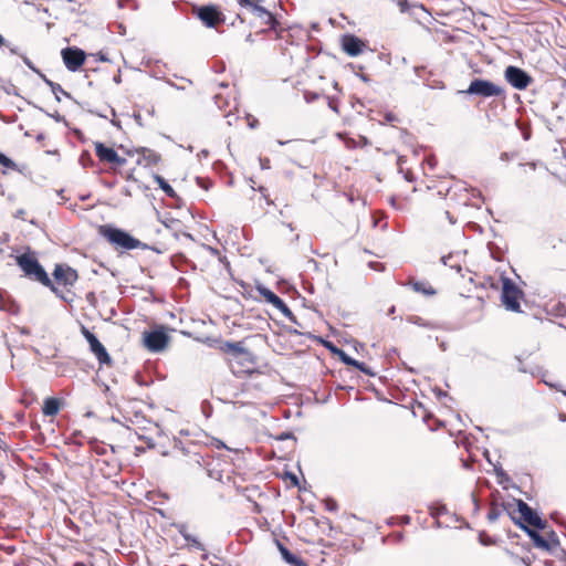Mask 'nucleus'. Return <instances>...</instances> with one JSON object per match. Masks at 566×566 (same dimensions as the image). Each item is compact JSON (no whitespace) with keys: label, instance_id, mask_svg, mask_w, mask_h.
Instances as JSON below:
<instances>
[{"label":"nucleus","instance_id":"5","mask_svg":"<svg viewBox=\"0 0 566 566\" xmlns=\"http://www.w3.org/2000/svg\"><path fill=\"white\" fill-rule=\"evenodd\" d=\"M261 1L262 0H239V6L249 8L251 13L262 20V22L266 24L270 30L275 32L283 31L284 29L281 28V23L276 17L266 8L260 6Z\"/></svg>","mask_w":566,"mask_h":566},{"label":"nucleus","instance_id":"39","mask_svg":"<svg viewBox=\"0 0 566 566\" xmlns=\"http://www.w3.org/2000/svg\"><path fill=\"white\" fill-rule=\"evenodd\" d=\"M148 156H147V160L150 163V164H158L160 161V155L155 153V151H151V150H148Z\"/></svg>","mask_w":566,"mask_h":566},{"label":"nucleus","instance_id":"52","mask_svg":"<svg viewBox=\"0 0 566 566\" xmlns=\"http://www.w3.org/2000/svg\"><path fill=\"white\" fill-rule=\"evenodd\" d=\"M398 6L401 12H407L409 10V3L407 0H399Z\"/></svg>","mask_w":566,"mask_h":566},{"label":"nucleus","instance_id":"15","mask_svg":"<svg viewBox=\"0 0 566 566\" xmlns=\"http://www.w3.org/2000/svg\"><path fill=\"white\" fill-rule=\"evenodd\" d=\"M277 548L280 551V554L282 556V559L292 566H307L306 563L294 555L289 548H286L281 542L276 541Z\"/></svg>","mask_w":566,"mask_h":566},{"label":"nucleus","instance_id":"1","mask_svg":"<svg viewBox=\"0 0 566 566\" xmlns=\"http://www.w3.org/2000/svg\"><path fill=\"white\" fill-rule=\"evenodd\" d=\"M520 517L514 516L510 513L512 522L532 539L535 547L543 551L549 552L551 544L544 538L536 530L530 527L533 526L534 521L538 514L523 500H515Z\"/></svg>","mask_w":566,"mask_h":566},{"label":"nucleus","instance_id":"44","mask_svg":"<svg viewBox=\"0 0 566 566\" xmlns=\"http://www.w3.org/2000/svg\"><path fill=\"white\" fill-rule=\"evenodd\" d=\"M543 382L549 387V388H553L557 391H560L565 397H566V390L565 389H562L560 386L558 384H555V382H551V381H547V380H543Z\"/></svg>","mask_w":566,"mask_h":566},{"label":"nucleus","instance_id":"22","mask_svg":"<svg viewBox=\"0 0 566 566\" xmlns=\"http://www.w3.org/2000/svg\"><path fill=\"white\" fill-rule=\"evenodd\" d=\"M428 509H429L430 516L433 518H437L441 515L448 514V512H449L446 504H443L441 502L432 503L429 505Z\"/></svg>","mask_w":566,"mask_h":566},{"label":"nucleus","instance_id":"59","mask_svg":"<svg viewBox=\"0 0 566 566\" xmlns=\"http://www.w3.org/2000/svg\"><path fill=\"white\" fill-rule=\"evenodd\" d=\"M349 361L350 363H348L347 366H353L357 369L360 368L361 361H358V360L354 359L353 357L349 359Z\"/></svg>","mask_w":566,"mask_h":566},{"label":"nucleus","instance_id":"54","mask_svg":"<svg viewBox=\"0 0 566 566\" xmlns=\"http://www.w3.org/2000/svg\"><path fill=\"white\" fill-rule=\"evenodd\" d=\"M286 478L291 480L292 484L294 486H297L298 485V478L296 476V474L292 473V472H287L286 473Z\"/></svg>","mask_w":566,"mask_h":566},{"label":"nucleus","instance_id":"37","mask_svg":"<svg viewBox=\"0 0 566 566\" xmlns=\"http://www.w3.org/2000/svg\"><path fill=\"white\" fill-rule=\"evenodd\" d=\"M176 530L178 533L186 539V536H189L190 533L187 531V525L184 523L175 524Z\"/></svg>","mask_w":566,"mask_h":566},{"label":"nucleus","instance_id":"29","mask_svg":"<svg viewBox=\"0 0 566 566\" xmlns=\"http://www.w3.org/2000/svg\"><path fill=\"white\" fill-rule=\"evenodd\" d=\"M185 541L188 542L193 548L201 552H206L205 545L201 542H199V539L196 536L190 534L189 536H186Z\"/></svg>","mask_w":566,"mask_h":566},{"label":"nucleus","instance_id":"24","mask_svg":"<svg viewBox=\"0 0 566 566\" xmlns=\"http://www.w3.org/2000/svg\"><path fill=\"white\" fill-rule=\"evenodd\" d=\"M211 458L210 454L206 453V454H202V453H198V452H195L191 457H190V461L196 464L198 468L200 469H203L206 468L209 459Z\"/></svg>","mask_w":566,"mask_h":566},{"label":"nucleus","instance_id":"13","mask_svg":"<svg viewBox=\"0 0 566 566\" xmlns=\"http://www.w3.org/2000/svg\"><path fill=\"white\" fill-rule=\"evenodd\" d=\"M342 48L349 56H357L363 52L365 43L354 34H345L342 39Z\"/></svg>","mask_w":566,"mask_h":566},{"label":"nucleus","instance_id":"16","mask_svg":"<svg viewBox=\"0 0 566 566\" xmlns=\"http://www.w3.org/2000/svg\"><path fill=\"white\" fill-rule=\"evenodd\" d=\"M91 352L96 356L101 365L109 364L111 356L105 346L97 339L90 345Z\"/></svg>","mask_w":566,"mask_h":566},{"label":"nucleus","instance_id":"58","mask_svg":"<svg viewBox=\"0 0 566 566\" xmlns=\"http://www.w3.org/2000/svg\"><path fill=\"white\" fill-rule=\"evenodd\" d=\"M349 361L350 363H348L347 366H353L357 369L360 368L361 361H358V360L354 359L353 357L349 359Z\"/></svg>","mask_w":566,"mask_h":566},{"label":"nucleus","instance_id":"6","mask_svg":"<svg viewBox=\"0 0 566 566\" xmlns=\"http://www.w3.org/2000/svg\"><path fill=\"white\" fill-rule=\"evenodd\" d=\"M523 296V291L510 277H502V295L501 300L506 310L520 313L521 305L520 298Z\"/></svg>","mask_w":566,"mask_h":566},{"label":"nucleus","instance_id":"41","mask_svg":"<svg viewBox=\"0 0 566 566\" xmlns=\"http://www.w3.org/2000/svg\"><path fill=\"white\" fill-rule=\"evenodd\" d=\"M97 443V440L96 439H93L90 441V444L93 447L94 451L98 454V455H104L106 453V449L104 447H98V446H95Z\"/></svg>","mask_w":566,"mask_h":566},{"label":"nucleus","instance_id":"60","mask_svg":"<svg viewBox=\"0 0 566 566\" xmlns=\"http://www.w3.org/2000/svg\"><path fill=\"white\" fill-rule=\"evenodd\" d=\"M69 3H70V10H71L72 12H78V8L76 7V6H77V3H76V1H75V0H69Z\"/></svg>","mask_w":566,"mask_h":566},{"label":"nucleus","instance_id":"25","mask_svg":"<svg viewBox=\"0 0 566 566\" xmlns=\"http://www.w3.org/2000/svg\"><path fill=\"white\" fill-rule=\"evenodd\" d=\"M459 256V254H448V255H443L441 258V262L451 268V269H454L457 272H460L461 271V265H460V262L458 260H454Z\"/></svg>","mask_w":566,"mask_h":566},{"label":"nucleus","instance_id":"63","mask_svg":"<svg viewBox=\"0 0 566 566\" xmlns=\"http://www.w3.org/2000/svg\"><path fill=\"white\" fill-rule=\"evenodd\" d=\"M24 213H25V212H24V210H23V209H19V210H17V212L14 213V217H15L17 219H23Z\"/></svg>","mask_w":566,"mask_h":566},{"label":"nucleus","instance_id":"23","mask_svg":"<svg viewBox=\"0 0 566 566\" xmlns=\"http://www.w3.org/2000/svg\"><path fill=\"white\" fill-rule=\"evenodd\" d=\"M413 291L418 293H422L424 295H434L436 290L428 283L424 282H413L411 283Z\"/></svg>","mask_w":566,"mask_h":566},{"label":"nucleus","instance_id":"43","mask_svg":"<svg viewBox=\"0 0 566 566\" xmlns=\"http://www.w3.org/2000/svg\"><path fill=\"white\" fill-rule=\"evenodd\" d=\"M494 471H495V474L505 480V481H509V475L506 474V472L502 469V467L499 464V465H494Z\"/></svg>","mask_w":566,"mask_h":566},{"label":"nucleus","instance_id":"33","mask_svg":"<svg viewBox=\"0 0 566 566\" xmlns=\"http://www.w3.org/2000/svg\"><path fill=\"white\" fill-rule=\"evenodd\" d=\"M23 62L24 64L30 69L32 70L35 74H38L40 76V78H42V75H45L44 73H42L33 63L32 61L27 57V56H23Z\"/></svg>","mask_w":566,"mask_h":566},{"label":"nucleus","instance_id":"14","mask_svg":"<svg viewBox=\"0 0 566 566\" xmlns=\"http://www.w3.org/2000/svg\"><path fill=\"white\" fill-rule=\"evenodd\" d=\"M220 350L231 355L234 359H239L240 355H249L248 348L242 345V342H221Z\"/></svg>","mask_w":566,"mask_h":566},{"label":"nucleus","instance_id":"9","mask_svg":"<svg viewBox=\"0 0 566 566\" xmlns=\"http://www.w3.org/2000/svg\"><path fill=\"white\" fill-rule=\"evenodd\" d=\"M168 342L169 336L163 327L144 333V345L149 352H161L166 348Z\"/></svg>","mask_w":566,"mask_h":566},{"label":"nucleus","instance_id":"46","mask_svg":"<svg viewBox=\"0 0 566 566\" xmlns=\"http://www.w3.org/2000/svg\"><path fill=\"white\" fill-rule=\"evenodd\" d=\"M4 92L8 94V95H14V96H19V93L17 91V87L13 85V84H9L7 87H4Z\"/></svg>","mask_w":566,"mask_h":566},{"label":"nucleus","instance_id":"55","mask_svg":"<svg viewBox=\"0 0 566 566\" xmlns=\"http://www.w3.org/2000/svg\"><path fill=\"white\" fill-rule=\"evenodd\" d=\"M261 169H270V159L269 158H259Z\"/></svg>","mask_w":566,"mask_h":566},{"label":"nucleus","instance_id":"27","mask_svg":"<svg viewBox=\"0 0 566 566\" xmlns=\"http://www.w3.org/2000/svg\"><path fill=\"white\" fill-rule=\"evenodd\" d=\"M502 514V511L501 509L497 506V504L495 503H492L491 504V507H490V511L486 515V518L490 523H494L495 521L499 520L500 515Z\"/></svg>","mask_w":566,"mask_h":566},{"label":"nucleus","instance_id":"34","mask_svg":"<svg viewBox=\"0 0 566 566\" xmlns=\"http://www.w3.org/2000/svg\"><path fill=\"white\" fill-rule=\"evenodd\" d=\"M533 527L537 531H544L547 527V522L539 517V515L536 517V520L533 523Z\"/></svg>","mask_w":566,"mask_h":566},{"label":"nucleus","instance_id":"7","mask_svg":"<svg viewBox=\"0 0 566 566\" xmlns=\"http://www.w3.org/2000/svg\"><path fill=\"white\" fill-rule=\"evenodd\" d=\"M505 81L515 90L523 91L533 82V77L523 69L509 65L504 70Z\"/></svg>","mask_w":566,"mask_h":566},{"label":"nucleus","instance_id":"12","mask_svg":"<svg viewBox=\"0 0 566 566\" xmlns=\"http://www.w3.org/2000/svg\"><path fill=\"white\" fill-rule=\"evenodd\" d=\"M52 275L57 283L65 286L73 285L78 279L76 270L63 264H56Z\"/></svg>","mask_w":566,"mask_h":566},{"label":"nucleus","instance_id":"51","mask_svg":"<svg viewBox=\"0 0 566 566\" xmlns=\"http://www.w3.org/2000/svg\"><path fill=\"white\" fill-rule=\"evenodd\" d=\"M45 114H46L48 116L52 117V118H53L54 120H56L57 123H60V122H65L64 116L60 115L57 112H55V113H53V114L45 112Z\"/></svg>","mask_w":566,"mask_h":566},{"label":"nucleus","instance_id":"40","mask_svg":"<svg viewBox=\"0 0 566 566\" xmlns=\"http://www.w3.org/2000/svg\"><path fill=\"white\" fill-rule=\"evenodd\" d=\"M528 373L533 376H541L542 378H544L547 371L544 370L542 367L536 366L533 369H528ZM542 380H545V379H542Z\"/></svg>","mask_w":566,"mask_h":566},{"label":"nucleus","instance_id":"18","mask_svg":"<svg viewBox=\"0 0 566 566\" xmlns=\"http://www.w3.org/2000/svg\"><path fill=\"white\" fill-rule=\"evenodd\" d=\"M95 153L101 161L111 163L112 159L116 158V151L99 142L95 143Z\"/></svg>","mask_w":566,"mask_h":566},{"label":"nucleus","instance_id":"45","mask_svg":"<svg viewBox=\"0 0 566 566\" xmlns=\"http://www.w3.org/2000/svg\"><path fill=\"white\" fill-rule=\"evenodd\" d=\"M325 505L326 509L331 512H335L337 510V503L333 499H327Z\"/></svg>","mask_w":566,"mask_h":566},{"label":"nucleus","instance_id":"48","mask_svg":"<svg viewBox=\"0 0 566 566\" xmlns=\"http://www.w3.org/2000/svg\"><path fill=\"white\" fill-rule=\"evenodd\" d=\"M322 343L324 344V346L331 350V353L335 354V350H339V348L337 346H335L332 342L329 340H323L322 339Z\"/></svg>","mask_w":566,"mask_h":566},{"label":"nucleus","instance_id":"56","mask_svg":"<svg viewBox=\"0 0 566 566\" xmlns=\"http://www.w3.org/2000/svg\"><path fill=\"white\" fill-rule=\"evenodd\" d=\"M287 439H295L294 434L292 432H282L279 437H277V440H287Z\"/></svg>","mask_w":566,"mask_h":566},{"label":"nucleus","instance_id":"2","mask_svg":"<svg viewBox=\"0 0 566 566\" xmlns=\"http://www.w3.org/2000/svg\"><path fill=\"white\" fill-rule=\"evenodd\" d=\"M101 234L116 249L122 250H134V249H150V247L138 239L134 238L127 231L112 227V226H103L101 227ZM153 251L160 253V251L156 248H151Z\"/></svg>","mask_w":566,"mask_h":566},{"label":"nucleus","instance_id":"42","mask_svg":"<svg viewBox=\"0 0 566 566\" xmlns=\"http://www.w3.org/2000/svg\"><path fill=\"white\" fill-rule=\"evenodd\" d=\"M83 335L84 337L86 338L88 345H91L93 342L97 340L98 338L95 336V334H93L92 332H90L88 329L86 328H83Z\"/></svg>","mask_w":566,"mask_h":566},{"label":"nucleus","instance_id":"38","mask_svg":"<svg viewBox=\"0 0 566 566\" xmlns=\"http://www.w3.org/2000/svg\"><path fill=\"white\" fill-rule=\"evenodd\" d=\"M335 355L338 356V358L345 364L347 365L349 361V359L352 358L348 354H346L343 349L339 348V350H335Z\"/></svg>","mask_w":566,"mask_h":566},{"label":"nucleus","instance_id":"62","mask_svg":"<svg viewBox=\"0 0 566 566\" xmlns=\"http://www.w3.org/2000/svg\"><path fill=\"white\" fill-rule=\"evenodd\" d=\"M196 180H197V184H198L201 188H203V189H206V190L208 189V185L205 182V180H203L201 177H197V178H196Z\"/></svg>","mask_w":566,"mask_h":566},{"label":"nucleus","instance_id":"36","mask_svg":"<svg viewBox=\"0 0 566 566\" xmlns=\"http://www.w3.org/2000/svg\"><path fill=\"white\" fill-rule=\"evenodd\" d=\"M80 161L84 167L93 164V159L91 158V155L88 151L82 153V155L80 157Z\"/></svg>","mask_w":566,"mask_h":566},{"label":"nucleus","instance_id":"53","mask_svg":"<svg viewBox=\"0 0 566 566\" xmlns=\"http://www.w3.org/2000/svg\"><path fill=\"white\" fill-rule=\"evenodd\" d=\"M109 164H116L118 166H124L126 164V159L118 156V154L116 153V158L112 159V161Z\"/></svg>","mask_w":566,"mask_h":566},{"label":"nucleus","instance_id":"20","mask_svg":"<svg viewBox=\"0 0 566 566\" xmlns=\"http://www.w3.org/2000/svg\"><path fill=\"white\" fill-rule=\"evenodd\" d=\"M60 407L61 405L57 398L49 397L43 402L42 412L44 416L52 417L59 412Z\"/></svg>","mask_w":566,"mask_h":566},{"label":"nucleus","instance_id":"10","mask_svg":"<svg viewBox=\"0 0 566 566\" xmlns=\"http://www.w3.org/2000/svg\"><path fill=\"white\" fill-rule=\"evenodd\" d=\"M197 17L207 28H214L226 20L224 14L214 4L199 7L197 9Z\"/></svg>","mask_w":566,"mask_h":566},{"label":"nucleus","instance_id":"4","mask_svg":"<svg viewBox=\"0 0 566 566\" xmlns=\"http://www.w3.org/2000/svg\"><path fill=\"white\" fill-rule=\"evenodd\" d=\"M462 94L475 95L483 98L499 97L504 95V90L495 83L484 78H473L468 88L460 91Z\"/></svg>","mask_w":566,"mask_h":566},{"label":"nucleus","instance_id":"8","mask_svg":"<svg viewBox=\"0 0 566 566\" xmlns=\"http://www.w3.org/2000/svg\"><path fill=\"white\" fill-rule=\"evenodd\" d=\"M61 56L65 67L70 72H77L85 62V52L76 46H67L61 51Z\"/></svg>","mask_w":566,"mask_h":566},{"label":"nucleus","instance_id":"35","mask_svg":"<svg viewBox=\"0 0 566 566\" xmlns=\"http://www.w3.org/2000/svg\"><path fill=\"white\" fill-rule=\"evenodd\" d=\"M318 98H319V94L316 92L306 91L304 93V99L306 101V103H313Z\"/></svg>","mask_w":566,"mask_h":566},{"label":"nucleus","instance_id":"49","mask_svg":"<svg viewBox=\"0 0 566 566\" xmlns=\"http://www.w3.org/2000/svg\"><path fill=\"white\" fill-rule=\"evenodd\" d=\"M479 542L482 544V545H491L493 544V541L491 538H486L484 537V532H481L479 534Z\"/></svg>","mask_w":566,"mask_h":566},{"label":"nucleus","instance_id":"19","mask_svg":"<svg viewBox=\"0 0 566 566\" xmlns=\"http://www.w3.org/2000/svg\"><path fill=\"white\" fill-rule=\"evenodd\" d=\"M42 81L51 88L56 102H61V94L64 95L66 98L73 99L72 95L69 92L64 91L59 83H55L48 78L46 75H42Z\"/></svg>","mask_w":566,"mask_h":566},{"label":"nucleus","instance_id":"61","mask_svg":"<svg viewBox=\"0 0 566 566\" xmlns=\"http://www.w3.org/2000/svg\"><path fill=\"white\" fill-rule=\"evenodd\" d=\"M444 217L448 219V221L451 223V224H454L455 223V219L453 218V216L449 212V211H444L443 212Z\"/></svg>","mask_w":566,"mask_h":566},{"label":"nucleus","instance_id":"64","mask_svg":"<svg viewBox=\"0 0 566 566\" xmlns=\"http://www.w3.org/2000/svg\"><path fill=\"white\" fill-rule=\"evenodd\" d=\"M400 521L402 524H409L411 521V517L409 515H403L400 517Z\"/></svg>","mask_w":566,"mask_h":566},{"label":"nucleus","instance_id":"47","mask_svg":"<svg viewBox=\"0 0 566 566\" xmlns=\"http://www.w3.org/2000/svg\"><path fill=\"white\" fill-rule=\"evenodd\" d=\"M361 373L368 375V376H375V373L368 367L365 363L360 364V368H358Z\"/></svg>","mask_w":566,"mask_h":566},{"label":"nucleus","instance_id":"11","mask_svg":"<svg viewBox=\"0 0 566 566\" xmlns=\"http://www.w3.org/2000/svg\"><path fill=\"white\" fill-rule=\"evenodd\" d=\"M259 294L268 302L272 304L275 308H277L287 319H294V314L286 305V303L279 297L273 291L270 289L260 285L258 286Z\"/></svg>","mask_w":566,"mask_h":566},{"label":"nucleus","instance_id":"3","mask_svg":"<svg viewBox=\"0 0 566 566\" xmlns=\"http://www.w3.org/2000/svg\"><path fill=\"white\" fill-rule=\"evenodd\" d=\"M15 262L27 277L32 281H36L44 286H52V281L49 277V274L32 253L25 252L17 255Z\"/></svg>","mask_w":566,"mask_h":566},{"label":"nucleus","instance_id":"28","mask_svg":"<svg viewBox=\"0 0 566 566\" xmlns=\"http://www.w3.org/2000/svg\"><path fill=\"white\" fill-rule=\"evenodd\" d=\"M248 354L249 355H240V358L237 359L242 366H252L255 364V357L253 353L248 349Z\"/></svg>","mask_w":566,"mask_h":566},{"label":"nucleus","instance_id":"26","mask_svg":"<svg viewBox=\"0 0 566 566\" xmlns=\"http://www.w3.org/2000/svg\"><path fill=\"white\" fill-rule=\"evenodd\" d=\"M407 322L410 324L420 326V327H426V328H434L436 327L434 324H432L431 322H428L424 318L417 316V315L408 316Z\"/></svg>","mask_w":566,"mask_h":566},{"label":"nucleus","instance_id":"50","mask_svg":"<svg viewBox=\"0 0 566 566\" xmlns=\"http://www.w3.org/2000/svg\"><path fill=\"white\" fill-rule=\"evenodd\" d=\"M161 222L166 228H174L175 224L179 223V220L171 218V219L163 220Z\"/></svg>","mask_w":566,"mask_h":566},{"label":"nucleus","instance_id":"57","mask_svg":"<svg viewBox=\"0 0 566 566\" xmlns=\"http://www.w3.org/2000/svg\"><path fill=\"white\" fill-rule=\"evenodd\" d=\"M56 296L64 298L62 293L59 291V289L52 283V286H48Z\"/></svg>","mask_w":566,"mask_h":566},{"label":"nucleus","instance_id":"17","mask_svg":"<svg viewBox=\"0 0 566 566\" xmlns=\"http://www.w3.org/2000/svg\"><path fill=\"white\" fill-rule=\"evenodd\" d=\"M221 463L218 460H214L212 457L209 459L205 470L207 472V475L216 481L222 482V469L220 468Z\"/></svg>","mask_w":566,"mask_h":566},{"label":"nucleus","instance_id":"21","mask_svg":"<svg viewBox=\"0 0 566 566\" xmlns=\"http://www.w3.org/2000/svg\"><path fill=\"white\" fill-rule=\"evenodd\" d=\"M154 179L159 186V188L169 197L172 199L178 198L176 191L174 188L166 181V179L159 175H154Z\"/></svg>","mask_w":566,"mask_h":566},{"label":"nucleus","instance_id":"31","mask_svg":"<svg viewBox=\"0 0 566 566\" xmlns=\"http://www.w3.org/2000/svg\"><path fill=\"white\" fill-rule=\"evenodd\" d=\"M546 541L551 544V551L548 553H552L554 547L559 546V538H558L557 534L554 531H549L547 533V539Z\"/></svg>","mask_w":566,"mask_h":566},{"label":"nucleus","instance_id":"30","mask_svg":"<svg viewBox=\"0 0 566 566\" xmlns=\"http://www.w3.org/2000/svg\"><path fill=\"white\" fill-rule=\"evenodd\" d=\"M552 314L559 317H566V306L563 303H557L552 307Z\"/></svg>","mask_w":566,"mask_h":566},{"label":"nucleus","instance_id":"32","mask_svg":"<svg viewBox=\"0 0 566 566\" xmlns=\"http://www.w3.org/2000/svg\"><path fill=\"white\" fill-rule=\"evenodd\" d=\"M0 165L11 169H14L17 167L15 163L2 153H0Z\"/></svg>","mask_w":566,"mask_h":566}]
</instances>
